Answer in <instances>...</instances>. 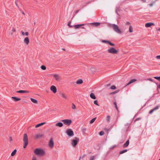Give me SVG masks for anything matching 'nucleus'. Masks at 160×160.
I'll use <instances>...</instances> for the list:
<instances>
[{
  "instance_id": "obj_38",
  "label": "nucleus",
  "mask_w": 160,
  "mask_h": 160,
  "mask_svg": "<svg viewBox=\"0 0 160 160\" xmlns=\"http://www.w3.org/2000/svg\"><path fill=\"white\" fill-rule=\"evenodd\" d=\"M110 116L109 115H108L107 116V120L108 122H110Z\"/></svg>"
},
{
  "instance_id": "obj_8",
  "label": "nucleus",
  "mask_w": 160,
  "mask_h": 160,
  "mask_svg": "<svg viewBox=\"0 0 160 160\" xmlns=\"http://www.w3.org/2000/svg\"><path fill=\"white\" fill-rule=\"evenodd\" d=\"M52 76L55 78V80L57 81H60L61 79V77L58 74H52Z\"/></svg>"
},
{
  "instance_id": "obj_49",
  "label": "nucleus",
  "mask_w": 160,
  "mask_h": 160,
  "mask_svg": "<svg viewBox=\"0 0 160 160\" xmlns=\"http://www.w3.org/2000/svg\"><path fill=\"white\" fill-rule=\"evenodd\" d=\"M116 145H114L113 146H111L110 148V149H112L113 148L116 147Z\"/></svg>"
},
{
  "instance_id": "obj_17",
  "label": "nucleus",
  "mask_w": 160,
  "mask_h": 160,
  "mask_svg": "<svg viewBox=\"0 0 160 160\" xmlns=\"http://www.w3.org/2000/svg\"><path fill=\"white\" fill-rule=\"evenodd\" d=\"M17 93H29V92L27 90H20L16 92Z\"/></svg>"
},
{
  "instance_id": "obj_11",
  "label": "nucleus",
  "mask_w": 160,
  "mask_h": 160,
  "mask_svg": "<svg viewBox=\"0 0 160 160\" xmlns=\"http://www.w3.org/2000/svg\"><path fill=\"white\" fill-rule=\"evenodd\" d=\"M159 107L160 106L159 105H158V106H156L153 109L149 111V114H152L154 111H155V110H157L159 108Z\"/></svg>"
},
{
  "instance_id": "obj_39",
  "label": "nucleus",
  "mask_w": 160,
  "mask_h": 160,
  "mask_svg": "<svg viewBox=\"0 0 160 160\" xmlns=\"http://www.w3.org/2000/svg\"><path fill=\"white\" fill-rule=\"evenodd\" d=\"M116 88V87L114 85H112L110 87V88L113 90L115 89Z\"/></svg>"
},
{
  "instance_id": "obj_12",
  "label": "nucleus",
  "mask_w": 160,
  "mask_h": 160,
  "mask_svg": "<svg viewBox=\"0 0 160 160\" xmlns=\"http://www.w3.org/2000/svg\"><path fill=\"white\" fill-rule=\"evenodd\" d=\"M44 136V135L42 134H38L35 135V138L36 139L40 138Z\"/></svg>"
},
{
  "instance_id": "obj_4",
  "label": "nucleus",
  "mask_w": 160,
  "mask_h": 160,
  "mask_svg": "<svg viewBox=\"0 0 160 160\" xmlns=\"http://www.w3.org/2000/svg\"><path fill=\"white\" fill-rule=\"evenodd\" d=\"M111 25L115 32L119 33H122L121 31L118 28V26L117 25L115 24H112Z\"/></svg>"
},
{
  "instance_id": "obj_58",
  "label": "nucleus",
  "mask_w": 160,
  "mask_h": 160,
  "mask_svg": "<svg viewBox=\"0 0 160 160\" xmlns=\"http://www.w3.org/2000/svg\"><path fill=\"white\" fill-rule=\"evenodd\" d=\"M157 30H158V31H160V28H159L158 29H157Z\"/></svg>"
},
{
  "instance_id": "obj_14",
  "label": "nucleus",
  "mask_w": 160,
  "mask_h": 160,
  "mask_svg": "<svg viewBox=\"0 0 160 160\" xmlns=\"http://www.w3.org/2000/svg\"><path fill=\"white\" fill-rule=\"evenodd\" d=\"M85 25V24H77L74 26V27L75 29H78L80 28L81 26H82Z\"/></svg>"
},
{
  "instance_id": "obj_47",
  "label": "nucleus",
  "mask_w": 160,
  "mask_h": 160,
  "mask_svg": "<svg viewBox=\"0 0 160 160\" xmlns=\"http://www.w3.org/2000/svg\"><path fill=\"white\" fill-rule=\"evenodd\" d=\"M141 119V118H137L134 121V122H135L136 121H137L138 120H140Z\"/></svg>"
},
{
  "instance_id": "obj_24",
  "label": "nucleus",
  "mask_w": 160,
  "mask_h": 160,
  "mask_svg": "<svg viewBox=\"0 0 160 160\" xmlns=\"http://www.w3.org/2000/svg\"><path fill=\"white\" fill-rule=\"evenodd\" d=\"M46 123V122H42V123H39L37 125H36L35 128H38L41 126L42 125H44Z\"/></svg>"
},
{
  "instance_id": "obj_23",
  "label": "nucleus",
  "mask_w": 160,
  "mask_h": 160,
  "mask_svg": "<svg viewBox=\"0 0 160 160\" xmlns=\"http://www.w3.org/2000/svg\"><path fill=\"white\" fill-rule=\"evenodd\" d=\"M82 83H83V80L81 79H78V80L77 81V82H76V83L78 84H82Z\"/></svg>"
},
{
  "instance_id": "obj_29",
  "label": "nucleus",
  "mask_w": 160,
  "mask_h": 160,
  "mask_svg": "<svg viewBox=\"0 0 160 160\" xmlns=\"http://www.w3.org/2000/svg\"><path fill=\"white\" fill-rule=\"evenodd\" d=\"M61 96L63 98H64L66 99L67 98V97L63 93H62L61 94Z\"/></svg>"
},
{
  "instance_id": "obj_27",
  "label": "nucleus",
  "mask_w": 160,
  "mask_h": 160,
  "mask_svg": "<svg viewBox=\"0 0 160 160\" xmlns=\"http://www.w3.org/2000/svg\"><path fill=\"white\" fill-rule=\"evenodd\" d=\"M97 118L96 117H95V118H92V120H91V121H90V124H92V123L93 122H94L96 120Z\"/></svg>"
},
{
  "instance_id": "obj_1",
  "label": "nucleus",
  "mask_w": 160,
  "mask_h": 160,
  "mask_svg": "<svg viewBox=\"0 0 160 160\" xmlns=\"http://www.w3.org/2000/svg\"><path fill=\"white\" fill-rule=\"evenodd\" d=\"M34 152L36 155L40 156H43L45 154V151L42 149L41 148H37L35 149Z\"/></svg>"
},
{
  "instance_id": "obj_37",
  "label": "nucleus",
  "mask_w": 160,
  "mask_h": 160,
  "mask_svg": "<svg viewBox=\"0 0 160 160\" xmlns=\"http://www.w3.org/2000/svg\"><path fill=\"white\" fill-rule=\"evenodd\" d=\"M98 100H95L94 101V103L95 105H97L98 106H99V105L98 104Z\"/></svg>"
},
{
  "instance_id": "obj_31",
  "label": "nucleus",
  "mask_w": 160,
  "mask_h": 160,
  "mask_svg": "<svg viewBox=\"0 0 160 160\" xmlns=\"http://www.w3.org/2000/svg\"><path fill=\"white\" fill-rule=\"evenodd\" d=\"M109 41L103 40H102V42L103 43L108 44Z\"/></svg>"
},
{
  "instance_id": "obj_35",
  "label": "nucleus",
  "mask_w": 160,
  "mask_h": 160,
  "mask_svg": "<svg viewBox=\"0 0 160 160\" xmlns=\"http://www.w3.org/2000/svg\"><path fill=\"white\" fill-rule=\"evenodd\" d=\"M86 130V128H82V132H83V133H85Z\"/></svg>"
},
{
  "instance_id": "obj_9",
  "label": "nucleus",
  "mask_w": 160,
  "mask_h": 160,
  "mask_svg": "<svg viewBox=\"0 0 160 160\" xmlns=\"http://www.w3.org/2000/svg\"><path fill=\"white\" fill-rule=\"evenodd\" d=\"M50 90L52 92L54 93H55L57 92V89L56 87L54 86H52L50 88Z\"/></svg>"
},
{
  "instance_id": "obj_63",
  "label": "nucleus",
  "mask_w": 160,
  "mask_h": 160,
  "mask_svg": "<svg viewBox=\"0 0 160 160\" xmlns=\"http://www.w3.org/2000/svg\"><path fill=\"white\" fill-rule=\"evenodd\" d=\"M81 158V157H80L79 160H80Z\"/></svg>"
},
{
  "instance_id": "obj_62",
  "label": "nucleus",
  "mask_w": 160,
  "mask_h": 160,
  "mask_svg": "<svg viewBox=\"0 0 160 160\" xmlns=\"http://www.w3.org/2000/svg\"><path fill=\"white\" fill-rule=\"evenodd\" d=\"M62 50H65V49L64 48H63L62 49Z\"/></svg>"
},
{
  "instance_id": "obj_20",
  "label": "nucleus",
  "mask_w": 160,
  "mask_h": 160,
  "mask_svg": "<svg viewBox=\"0 0 160 160\" xmlns=\"http://www.w3.org/2000/svg\"><path fill=\"white\" fill-rule=\"evenodd\" d=\"M63 126V123L61 122H58L55 124V126H58L59 127H61Z\"/></svg>"
},
{
  "instance_id": "obj_45",
  "label": "nucleus",
  "mask_w": 160,
  "mask_h": 160,
  "mask_svg": "<svg viewBox=\"0 0 160 160\" xmlns=\"http://www.w3.org/2000/svg\"><path fill=\"white\" fill-rule=\"evenodd\" d=\"M79 11V10H77L76 11H75V12L74 16H75L76 15V14H77L78 12Z\"/></svg>"
},
{
  "instance_id": "obj_2",
  "label": "nucleus",
  "mask_w": 160,
  "mask_h": 160,
  "mask_svg": "<svg viewBox=\"0 0 160 160\" xmlns=\"http://www.w3.org/2000/svg\"><path fill=\"white\" fill-rule=\"evenodd\" d=\"M23 140L24 142V145L23 148H26V147L28 144V138L27 134L26 133L24 134Z\"/></svg>"
},
{
  "instance_id": "obj_28",
  "label": "nucleus",
  "mask_w": 160,
  "mask_h": 160,
  "mask_svg": "<svg viewBox=\"0 0 160 160\" xmlns=\"http://www.w3.org/2000/svg\"><path fill=\"white\" fill-rule=\"evenodd\" d=\"M128 150L127 149L123 150L120 152L119 154H123L124 153H125V152H126Z\"/></svg>"
},
{
  "instance_id": "obj_25",
  "label": "nucleus",
  "mask_w": 160,
  "mask_h": 160,
  "mask_svg": "<svg viewBox=\"0 0 160 160\" xmlns=\"http://www.w3.org/2000/svg\"><path fill=\"white\" fill-rule=\"evenodd\" d=\"M30 100H31V101L33 103H36V104L38 103V101L37 100L33 98H30Z\"/></svg>"
},
{
  "instance_id": "obj_18",
  "label": "nucleus",
  "mask_w": 160,
  "mask_h": 160,
  "mask_svg": "<svg viewBox=\"0 0 160 160\" xmlns=\"http://www.w3.org/2000/svg\"><path fill=\"white\" fill-rule=\"evenodd\" d=\"M129 143V140H128L123 145V147L124 148H126V147H128V146Z\"/></svg>"
},
{
  "instance_id": "obj_60",
  "label": "nucleus",
  "mask_w": 160,
  "mask_h": 160,
  "mask_svg": "<svg viewBox=\"0 0 160 160\" xmlns=\"http://www.w3.org/2000/svg\"><path fill=\"white\" fill-rule=\"evenodd\" d=\"M115 12H116L117 13V14H118V13H117V9H116V11H115Z\"/></svg>"
},
{
  "instance_id": "obj_54",
  "label": "nucleus",
  "mask_w": 160,
  "mask_h": 160,
  "mask_svg": "<svg viewBox=\"0 0 160 160\" xmlns=\"http://www.w3.org/2000/svg\"><path fill=\"white\" fill-rule=\"evenodd\" d=\"M9 139H10V141H12V137H9Z\"/></svg>"
},
{
  "instance_id": "obj_46",
  "label": "nucleus",
  "mask_w": 160,
  "mask_h": 160,
  "mask_svg": "<svg viewBox=\"0 0 160 160\" xmlns=\"http://www.w3.org/2000/svg\"><path fill=\"white\" fill-rule=\"evenodd\" d=\"M130 24V23L129 22H127L125 23V25H128Z\"/></svg>"
},
{
  "instance_id": "obj_44",
  "label": "nucleus",
  "mask_w": 160,
  "mask_h": 160,
  "mask_svg": "<svg viewBox=\"0 0 160 160\" xmlns=\"http://www.w3.org/2000/svg\"><path fill=\"white\" fill-rule=\"evenodd\" d=\"M16 31V30L15 28H13L12 29V32H15Z\"/></svg>"
},
{
  "instance_id": "obj_33",
  "label": "nucleus",
  "mask_w": 160,
  "mask_h": 160,
  "mask_svg": "<svg viewBox=\"0 0 160 160\" xmlns=\"http://www.w3.org/2000/svg\"><path fill=\"white\" fill-rule=\"evenodd\" d=\"M113 104L115 105V108L116 109V110L118 111V106H117V104L116 102H114L113 103Z\"/></svg>"
},
{
  "instance_id": "obj_40",
  "label": "nucleus",
  "mask_w": 160,
  "mask_h": 160,
  "mask_svg": "<svg viewBox=\"0 0 160 160\" xmlns=\"http://www.w3.org/2000/svg\"><path fill=\"white\" fill-rule=\"evenodd\" d=\"M104 132L103 131H101L99 132V134L100 136H102L104 135Z\"/></svg>"
},
{
  "instance_id": "obj_53",
  "label": "nucleus",
  "mask_w": 160,
  "mask_h": 160,
  "mask_svg": "<svg viewBox=\"0 0 160 160\" xmlns=\"http://www.w3.org/2000/svg\"><path fill=\"white\" fill-rule=\"evenodd\" d=\"M153 5V3H150V4H149V6H150V7H152V6Z\"/></svg>"
},
{
  "instance_id": "obj_43",
  "label": "nucleus",
  "mask_w": 160,
  "mask_h": 160,
  "mask_svg": "<svg viewBox=\"0 0 160 160\" xmlns=\"http://www.w3.org/2000/svg\"><path fill=\"white\" fill-rule=\"evenodd\" d=\"M94 156H91L90 158V160H94Z\"/></svg>"
},
{
  "instance_id": "obj_7",
  "label": "nucleus",
  "mask_w": 160,
  "mask_h": 160,
  "mask_svg": "<svg viewBox=\"0 0 160 160\" xmlns=\"http://www.w3.org/2000/svg\"><path fill=\"white\" fill-rule=\"evenodd\" d=\"M67 135L70 137H72L74 135V133L73 131L71 129H68L66 131Z\"/></svg>"
},
{
  "instance_id": "obj_16",
  "label": "nucleus",
  "mask_w": 160,
  "mask_h": 160,
  "mask_svg": "<svg viewBox=\"0 0 160 160\" xmlns=\"http://www.w3.org/2000/svg\"><path fill=\"white\" fill-rule=\"evenodd\" d=\"M12 98L15 102H17L21 100V98L15 97H12Z\"/></svg>"
},
{
  "instance_id": "obj_48",
  "label": "nucleus",
  "mask_w": 160,
  "mask_h": 160,
  "mask_svg": "<svg viewBox=\"0 0 160 160\" xmlns=\"http://www.w3.org/2000/svg\"><path fill=\"white\" fill-rule=\"evenodd\" d=\"M147 80L152 82H153V80L150 78H148Z\"/></svg>"
},
{
  "instance_id": "obj_32",
  "label": "nucleus",
  "mask_w": 160,
  "mask_h": 160,
  "mask_svg": "<svg viewBox=\"0 0 160 160\" xmlns=\"http://www.w3.org/2000/svg\"><path fill=\"white\" fill-rule=\"evenodd\" d=\"M41 68L43 70H45L46 69V66L43 65H42L41 66Z\"/></svg>"
},
{
  "instance_id": "obj_26",
  "label": "nucleus",
  "mask_w": 160,
  "mask_h": 160,
  "mask_svg": "<svg viewBox=\"0 0 160 160\" xmlns=\"http://www.w3.org/2000/svg\"><path fill=\"white\" fill-rule=\"evenodd\" d=\"M17 151L16 149H14V150L12 152L11 154V156H14L16 154Z\"/></svg>"
},
{
  "instance_id": "obj_10",
  "label": "nucleus",
  "mask_w": 160,
  "mask_h": 160,
  "mask_svg": "<svg viewBox=\"0 0 160 160\" xmlns=\"http://www.w3.org/2000/svg\"><path fill=\"white\" fill-rule=\"evenodd\" d=\"M49 145L51 148H52L54 146V142L52 138H51L49 142Z\"/></svg>"
},
{
  "instance_id": "obj_36",
  "label": "nucleus",
  "mask_w": 160,
  "mask_h": 160,
  "mask_svg": "<svg viewBox=\"0 0 160 160\" xmlns=\"http://www.w3.org/2000/svg\"><path fill=\"white\" fill-rule=\"evenodd\" d=\"M71 23V21H69V22H68V26L70 28H72L73 27H74V26L71 25H70Z\"/></svg>"
},
{
  "instance_id": "obj_6",
  "label": "nucleus",
  "mask_w": 160,
  "mask_h": 160,
  "mask_svg": "<svg viewBox=\"0 0 160 160\" xmlns=\"http://www.w3.org/2000/svg\"><path fill=\"white\" fill-rule=\"evenodd\" d=\"M79 141V139L77 137H75L74 139L72 140V146L74 147L76 146Z\"/></svg>"
},
{
  "instance_id": "obj_57",
  "label": "nucleus",
  "mask_w": 160,
  "mask_h": 160,
  "mask_svg": "<svg viewBox=\"0 0 160 160\" xmlns=\"http://www.w3.org/2000/svg\"><path fill=\"white\" fill-rule=\"evenodd\" d=\"M142 1L144 2H146V0H141Z\"/></svg>"
},
{
  "instance_id": "obj_50",
  "label": "nucleus",
  "mask_w": 160,
  "mask_h": 160,
  "mask_svg": "<svg viewBox=\"0 0 160 160\" xmlns=\"http://www.w3.org/2000/svg\"><path fill=\"white\" fill-rule=\"evenodd\" d=\"M156 58L158 59H160V55H158L156 57Z\"/></svg>"
},
{
  "instance_id": "obj_13",
  "label": "nucleus",
  "mask_w": 160,
  "mask_h": 160,
  "mask_svg": "<svg viewBox=\"0 0 160 160\" xmlns=\"http://www.w3.org/2000/svg\"><path fill=\"white\" fill-rule=\"evenodd\" d=\"M154 25V24L153 22H148L145 24V26L147 28L150 27L152 25Z\"/></svg>"
},
{
  "instance_id": "obj_56",
  "label": "nucleus",
  "mask_w": 160,
  "mask_h": 160,
  "mask_svg": "<svg viewBox=\"0 0 160 160\" xmlns=\"http://www.w3.org/2000/svg\"><path fill=\"white\" fill-rule=\"evenodd\" d=\"M85 156H86V155H85V154L83 155L82 157V158H83Z\"/></svg>"
},
{
  "instance_id": "obj_59",
  "label": "nucleus",
  "mask_w": 160,
  "mask_h": 160,
  "mask_svg": "<svg viewBox=\"0 0 160 160\" xmlns=\"http://www.w3.org/2000/svg\"><path fill=\"white\" fill-rule=\"evenodd\" d=\"M81 28H82V29H85V28L84 27H82Z\"/></svg>"
},
{
  "instance_id": "obj_64",
  "label": "nucleus",
  "mask_w": 160,
  "mask_h": 160,
  "mask_svg": "<svg viewBox=\"0 0 160 160\" xmlns=\"http://www.w3.org/2000/svg\"><path fill=\"white\" fill-rule=\"evenodd\" d=\"M22 13L23 14L25 15V14L23 12H22Z\"/></svg>"
},
{
  "instance_id": "obj_15",
  "label": "nucleus",
  "mask_w": 160,
  "mask_h": 160,
  "mask_svg": "<svg viewBox=\"0 0 160 160\" xmlns=\"http://www.w3.org/2000/svg\"><path fill=\"white\" fill-rule=\"evenodd\" d=\"M24 42L27 45H28L29 43V40L28 37L25 38L24 40Z\"/></svg>"
},
{
  "instance_id": "obj_5",
  "label": "nucleus",
  "mask_w": 160,
  "mask_h": 160,
  "mask_svg": "<svg viewBox=\"0 0 160 160\" xmlns=\"http://www.w3.org/2000/svg\"><path fill=\"white\" fill-rule=\"evenodd\" d=\"M62 121L63 122V123L68 126H70L72 122V121L70 119H66L62 120Z\"/></svg>"
},
{
  "instance_id": "obj_42",
  "label": "nucleus",
  "mask_w": 160,
  "mask_h": 160,
  "mask_svg": "<svg viewBox=\"0 0 160 160\" xmlns=\"http://www.w3.org/2000/svg\"><path fill=\"white\" fill-rule=\"evenodd\" d=\"M109 45L111 46H114L115 45V44L114 43L111 42L110 41L109 42V43L108 44Z\"/></svg>"
},
{
  "instance_id": "obj_51",
  "label": "nucleus",
  "mask_w": 160,
  "mask_h": 160,
  "mask_svg": "<svg viewBox=\"0 0 160 160\" xmlns=\"http://www.w3.org/2000/svg\"><path fill=\"white\" fill-rule=\"evenodd\" d=\"M21 32L22 35L24 36L25 35V33L24 32H23L22 31H21Z\"/></svg>"
},
{
  "instance_id": "obj_34",
  "label": "nucleus",
  "mask_w": 160,
  "mask_h": 160,
  "mask_svg": "<svg viewBox=\"0 0 160 160\" xmlns=\"http://www.w3.org/2000/svg\"><path fill=\"white\" fill-rule=\"evenodd\" d=\"M118 91H116L114 92H111L109 93V95H113L115 94L118 92Z\"/></svg>"
},
{
  "instance_id": "obj_3",
  "label": "nucleus",
  "mask_w": 160,
  "mask_h": 160,
  "mask_svg": "<svg viewBox=\"0 0 160 160\" xmlns=\"http://www.w3.org/2000/svg\"><path fill=\"white\" fill-rule=\"evenodd\" d=\"M107 51L108 53L112 54H116L118 52V50L116 49L113 47H110L108 49Z\"/></svg>"
},
{
  "instance_id": "obj_22",
  "label": "nucleus",
  "mask_w": 160,
  "mask_h": 160,
  "mask_svg": "<svg viewBox=\"0 0 160 160\" xmlns=\"http://www.w3.org/2000/svg\"><path fill=\"white\" fill-rule=\"evenodd\" d=\"M90 24L92 25H94V26L97 27V26H98L100 24V23L99 22H95L91 23Z\"/></svg>"
},
{
  "instance_id": "obj_52",
  "label": "nucleus",
  "mask_w": 160,
  "mask_h": 160,
  "mask_svg": "<svg viewBox=\"0 0 160 160\" xmlns=\"http://www.w3.org/2000/svg\"><path fill=\"white\" fill-rule=\"evenodd\" d=\"M25 35L28 36L29 35V33L28 32H26L25 33Z\"/></svg>"
},
{
  "instance_id": "obj_19",
  "label": "nucleus",
  "mask_w": 160,
  "mask_h": 160,
  "mask_svg": "<svg viewBox=\"0 0 160 160\" xmlns=\"http://www.w3.org/2000/svg\"><path fill=\"white\" fill-rule=\"evenodd\" d=\"M137 80L136 79H132L126 85V86H128L130 84H131V83H133V82H135L136 81H137Z\"/></svg>"
},
{
  "instance_id": "obj_21",
  "label": "nucleus",
  "mask_w": 160,
  "mask_h": 160,
  "mask_svg": "<svg viewBox=\"0 0 160 160\" xmlns=\"http://www.w3.org/2000/svg\"><path fill=\"white\" fill-rule=\"evenodd\" d=\"M90 96L91 98L93 99H96V97L95 94L93 93H91L90 95Z\"/></svg>"
},
{
  "instance_id": "obj_55",
  "label": "nucleus",
  "mask_w": 160,
  "mask_h": 160,
  "mask_svg": "<svg viewBox=\"0 0 160 160\" xmlns=\"http://www.w3.org/2000/svg\"><path fill=\"white\" fill-rule=\"evenodd\" d=\"M157 0H155V1H153V2H152V3H153V4H155V2H156V1H157Z\"/></svg>"
},
{
  "instance_id": "obj_41",
  "label": "nucleus",
  "mask_w": 160,
  "mask_h": 160,
  "mask_svg": "<svg viewBox=\"0 0 160 160\" xmlns=\"http://www.w3.org/2000/svg\"><path fill=\"white\" fill-rule=\"evenodd\" d=\"M72 108L73 109H74L76 108V106L74 103H72Z\"/></svg>"
},
{
  "instance_id": "obj_61",
  "label": "nucleus",
  "mask_w": 160,
  "mask_h": 160,
  "mask_svg": "<svg viewBox=\"0 0 160 160\" xmlns=\"http://www.w3.org/2000/svg\"><path fill=\"white\" fill-rule=\"evenodd\" d=\"M15 4H16V5L17 6H18L17 4V2H15Z\"/></svg>"
},
{
  "instance_id": "obj_30",
  "label": "nucleus",
  "mask_w": 160,
  "mask_h": 160,
  "mask_svg": "<svg viewBox=\"0 0 160 160\" xmlns=\"http://www.w3.org/2000/svg\"><path fill=\"white\" fill-rule=\"evenodd\" d=\"M129 32H133V28L132 26L131 25L129 26Z\"/></svg>"
}]
</instances>
